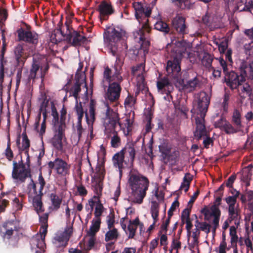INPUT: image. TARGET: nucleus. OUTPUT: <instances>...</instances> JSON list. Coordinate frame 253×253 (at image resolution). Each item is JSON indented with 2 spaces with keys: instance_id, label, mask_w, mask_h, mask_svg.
Wrapping results in <instances>:
<instances>
[{
  "instance_id": "obj_51",
  "label": "nucleus",
  "mask_w": 253,
  "mask_h": 253,
  "mask_svg": "<svg viewBox=\"0 0 253 253\" xmlns=\"http://www.w3.org/2000/svg\"><path fill=\"white\" fill-rule=\"evenodd\" d=\"M136 98L133 95L128 94L127 97L125 99L124 105L126 107H132L136 103Z\"/></svg>"
},
{
  "instance_id": "obj_26",
  "label": "nucleus",
  "mask_w": 253,
  "mask_h": 253,
  "mask_svg": "<svg viewBox=\"0 0 253 253\" xmlns=\"http://www.w3.org/2000/svg\"><path fill=\"white\" fill-rule=\"evenodd\" d=\"M121 151H123L124 156H126L128 159V162L132 166L136 154V151L134 147L129 145L125 146Z\"/></svg>"
},
{
  "instance_id": "obj_21",
  "label": "nucleus",
  "mask_w": 253,
  "mask_h": 253,
  "mask_svg": "<svg viewBox=\"0 0 253 253\" xmlns=\"http://www.w3.org/2000/svg\"><path fill=\"white\" fill-rule=\"evenodd\" d=\"M112 70L108 67H106L104 69L103 72V82H106L108 84H110L113 82H122L123 78L120 74L117 71L112 75Z\"/></svg>"
},
{
  "instance_id": "obj_16",
  "label": "nucleus",
  "mask_w": 253,
  "mask_h": 253,
  "mask_svg": "<svg viewBox=\"0 0 253 253\" xmlns=\"http://www.w3.org/2000/svg\"><path fill=\"white\" fill-rule=\"evenodd\" d=\"M81 77H79L77 74L76 76L75 83L74 85L70 88L69 93L70 96H74L76 99V101H78L79 98V93L81 91V85H84V87H85L86 90L85 93L87 94V87L85 83V75L84 74H82L80 75Z\"/></svg>"
},
{
  "instance_id": "obj_54",
  "label": "nucleus",
  "mask_w": 253,
  "mask_h": 253,
  "mask_svg": "<svg viewBox=\"0 0 253 253\" xmlns=\"http://www.w3.org/2000/svg\"><path fill=\"white\" fill-rule=\"evenodd\" d=\"M228 213L229 217L228 220L229 222H231L237 218L238 214V212L235 210V207H228Z\"/></svg>"
},
{
  "instance_id": "obj_9",
  "label": "nucleus",
  "mask_w": 253,
  "mask_h": 253,
  "mask_svg": "<svg viewBox=\"0 0 253 253\" xmlns=\"http://www.w3.org/2000/svg\"><path fill=\"white\" fill-rule=\"evenodd\" d=\"M71 22L66 21L65 25L63 26L62 20L58 23L57 25V29L54 30L51 35V40L52 42H59L61 39L59 38L57 39V35H61L62 37L65 38L67 42H71L72 41V35L73 34V29L71 25Z\"/></svg>"
},
{
  "instance_id": "obj_47",
  "label": "nucleus",
  "mask_w": 253,
  "mask_h": 253,
  "mask_svg": "<svg viewBox=\"0 0 253 253\" xmlns=\"http://www.w3.org/2000/svg\"><path fill=\"white\" fill-rule=\"evenodd\" d=\"M240 194V192H236V193L234 195L228 196L225 199V201L228 205L229 207H235L237 202V199Z\"/></svg>"
},
{
  "instance_id": "obj_18",
  "label": "nucleus",
  "mask_w": 253,
  "mask_h": 253,
  "mask_svg": "<svg viewBox=\"0 0 253 253\" xmlns=\"http://www.w3.org/2000/svg\"><path fill=\"white\" fill-rule=\"evenodd\" d=\"M172 29L178 34L182 36L188 33V28L185 24V19L180 16H177L173 19Z\"/></svg>"
},
{
  "instance_id": "obj_27",
  "label": "nucleus",
  "mask_w": 253,
  "mask_h": 253,
  "mask_svg": "<svg viewBox=\"0 0 253 253\" xmlns=\"http://www.w3.org/2000/svg\"><path fill=\"white\" fill-rule=\"evenodd\" d=\"M86 40V38L82 36L79 32L73 31V34L72 35V41L68 43H71L74 46H77L85 43Z\"/></svg>"
},
{
  "instance_id": "obj_5",
  "label": "nucleus",
  "mask_w": 253,
  "mask_h": 253,
  "mask_svg": "<svg viewBox=\"0 0 253 253\" xmlns=\"http://www.w3.org/2000/svg\"><path fill=\"white\" fill-rule=\"evenodd\" d=\"M172 50L174 52L172 58L167 61L166 70L169 78L178 82L181 79L180 64L184 51L183 49L177 47Z\"/></svg>"
},
{
  "instance_id": "obj_33",
  "label": "nucleus",
  "mask_w": 253,
  "mask_h": 253,
  "mask_svg": "<svg viewBox=\"0 0 253 253\" xmlns=\"http://www.w3.org/2000/svg\"><path fill=\"white\" fill-rule=\"evenodd\" d=\"M14 58H28L27 53L25 52L23 46L21 44L17 45L14 49Z\"/></svg>"
},
{
  "instance_id": "obj_10",
  "label": "nucleus",
  "mask_w": 253,
  "mask_h": 253,
  "mask_svg": "<svg viewBox=\"0 0 253 253\" xmlns=\"http://www.w3.org/2000/svg\"><path fill=\"white\" fill-rule=\"evenodd\" d=\"M30 168H27L24 164L22 156L18 163L15 161H13V169L11 173L12 177L15 180L23 183L28 177H31Z\"/></svg>"
},
{
  "instance_id": "obj_23",
  "label": "nucleus",
  "mask_w": 253,
  "mask_h": 253,
  "mask_svg": "<svg viewBox=\"0 0 253 253\" xmlns=\"http://www.w3.org/2000/svg\"><path fill=\"white\" fill-rule=\"evenodd\" d=\"M112 161L114 167L119 169V174L120 176H122L123 169L124 168V163H126L125 161V156L123 151H120L116 153L113 157Z\"/></svg>"
},
{
  "instance_id": "obj_17",
  "label": "nucleus",
  "mask_w": 253,
  "mask_h": 253,
  "mask_svg": "<svg viewBox=\"0 0 253 253\" xmlns=\"http://www.w3.org/2000/svg\"><path fill=\"white\" fill-rule=\"evenodd\" d=\"M122 82H113L109 84L106 96L111 102H115L119 100L122 87L120 84Z\"/></svg>"
},
{
  "instance_id": "obj_14",
  "label": "nucleus",
  "mask_w": 253,
  "mask_h": 253,
  "mask_svg": "<svg viewBox=\"0 0 253 253\" xmlns=\"http://www.w3.org/2000/svg\"><path fill=\"white\" fill-rule=\"evenodd\" d=\"M54 135L50 140L52 146L59 151L63 150L62 139L65 136V127L64 124H60L57 127L53 128Z\"/></svg>"
},
{
  "instance_id": "obj_36",
  "label": "nucleus",
  "mask_w": 253,
  "mask_h": 253,
  "mask_svg": "<svg viewBox=\"0 0 253 253\" xmlns=\"http://www.w3.org/2000/svg\"><path fill=\"white\" fill-rule=\"evenodd\" d=\"M119 237V233L116 228H114L113 229H109L105 235V241L108 242L112 240H116Z\"/></svg>"
},
{
  "instance_id": "obj_6",
  "label": "nucleus",
  "mask_w": 253,
  "mask_h": 253,
  "mask_svg": "<svg viewBox=\"0 0 253 253\" xmlns=\"http://www.w3.org/2000/svg\"><path fill=\"white\" fill-rule=\"evenodd\" d=\"M122 39V32L114 28H109L104 33V42L107 43L110 52L114 56H119Z\"/></svg>"
},
{
  "instance_id": "obj_49",
  "label": "nucleus",
  "mask_w": 253,
  "mask_h": 253,
  "mask_svg": "<svg viewBox=\"0 0 253 253\" xmlns=\"http://www.w3.org/2000/svg\"><path fill=\"white\" fill-rule=\"evenodd\" d=\"M252 172L248 168H245L242 171L241 179L243 181H250L252 177Z\"/></svg>"
},
{
  "instance_id": "obj_45",
  "label": "nucleus",
  "mask_w": 253,
  "mask_h": 253,
  "mask_svg": "<svg viewBox=\"0 0 253 253\" xmlns=\"http://www.w3.org/2000/svg\"><path fill=\"white\" fill-rule=\"evenodd\" d=\"M195 226L196 227H197L199 230H201L207 233L210 232L211 225L206 222H200L198 219H196Z\"/></svg>"
},
{
  "instance_id": "obj_12",
  "label": "nucleus",
  "mask_w": 253,
  "mask_h": 253,
  "mask_svg": "<svg viewBox=\"0 0 253 253\" xmlns=\"http://www.w3.org/2000/svg\"><path fill=\"white\" fill-rule=\"evenodd\" d=\"M73 233V227L67 226L64 232L56 234L54 238L53 244L57 248L63 249L68 245V241Z\"/></svg>"
},
{
  "instance_id": "obj_48",
  "label": "nucleus",
  "mask_w": 253,
  "mask_h": 253,
  "mask_svg": "<svg viewBox=\"0 0 253 253\" xmlns=\"http://www.w3.org/2000/svg\"><path fill=\"white\" fill-rule=\"evenodd\" d=\"M104 211V207L101 203L99 200L96 203V205L95 208L94 215L96 219H101L100 216H101Z\"/></svg>"
},
{
  "instance_id": "obj_4",
  "label": "nucleus",
  "mask_w": 253,
  "mask_h": 253,
  "mask_svg": "<svg viewBox=\"0 0 253 253\" xmlns=\"http://www.w3.org/2000/svg\"><path fill=\"white\" fill-rule=\"evenodd\" d=\"M32 182L33 192L28 193L29 201L32 202L35 211L38 215L44 211V208L42 202V197L43 195L42 190L45 185V181L42 173H40L38 177V182L36 184L33 179Z\"/></svg>"
},
{
  "instance_id": "obj_2",
  "label": "nucleus",
  "mask_w": 253,
  "mask_h": 253,
  "mask_svg": "<svg viewBox=\"0 0 253 253\" xmlns=\"http://www.w3.org/2000/svg\"><path fill=\"white\" fill-rule=\"evenodd\" d=\"M133 7L135 10V16L141 27L138 31V35L140 36L139 40L141 42V46L145 48H147L150 45V42L146 40L145 32L149 34L151 31V28L149 24V17H150L152 9L149 6H144L139 2L133 3Z\"/></svg>"
},
{
  "instance_id": "obj_7",
  "label": "nucleus",
  "mask_w": 253,
  "mask_h": 253,
  "mask_svg": "<svg viewBox=\"0 0 253 253\" xmlns=\"http://www.w3.org/2000/svg\"><path fill=\"white\" fill-rule=\"evenodd\" d=\"M18 229L17 222L14 220L6 221L0 227V234L4 240H7L9 248L17 247L18 238L13 235L14 232H17Z\"/></svg>"
},
{
  "instance_id": "obj_55",
  "label": "nucleus",
  "mask_w": 253,
  "mask_h": 253,
  "mask_svg": "<svg viewBox=\"0 0 253 253\" xmlns=\"http://www.w3.org/2000/svg\"><path fill=\"white\" fill-rule=\"evenodd\" d=\"M222 130L224 131L227 134H232L237 132V130L228 122L224 124V126Z\"/></svg>"
},
{
  "instance_id": "obj_59",
  "label": "nucleus",
  "mask_w": 253,
  "mask_h": 253,
  "mask_svg": "<svg viewBox=\"0 0 253 253\" xmlns=\"http://www.w3.org/2000/svg\"><path fill=\"white\" fill-rule=\"evenodd\" d=\"M179 206V203L178 201L177 198L172 203L168 211V216L169 217H172L173 215V211H174Z\"/></svg>"
},
{
  "instance_id": "obj_35",
  "label": "nucleus",
  "mask_w": 253,
  "mask_h": 253,
  "mask_svg": "<svg viewBox=\"0 0 253 253\" xmlns=\"http://www.w3.org/2000/svg\"><path fill=\"white\" fill-rule=\"evenodd\" d=\"M238 8L240 11H250L253 8V0H241L238 4Z\"/></svg>"
},
{
  "instance_id": "obj_57",
  "label": "nucleus",
  "mask_w": 253,
  "mask_h": 253,
  "mask_svg": "<svg viewBox=\"0 0 253 253\" xmlns=\"http://www.w3.org/2000/svg\"><path fill=\"white\" fill-rule=\"evenodd\" d=\"M159 150L165 157H168L170 152V148H169L166 144H163L160 145Z\"/></svg>"
},
{
  "instance_id": "obj_43",
  "label": "nucleus",
  "mask_w": 253,
  "mask_h": 253,
  "mask_svg": "<svg viewBox=\"0 0 253 253\" xmlns=\"http://www.w3.org/2000/svg\"><path fill=\"white\" fill-rule=\"evenodd\" d=\"M51 115L53 117L52 120V125L53 128L57 127L59 124V114L57 111L55 106L52 104L51 106Z\"/></svg>"
},
{
  "instance_id": "obj_25",
  "label": "nucleus",
  "mask_w": 253,
  "mask_h": 253,
  "mask_svg": "<svg viewBox=\"0 0 253 253\" xmlns=\"http://www.w3.org/2000/svg\"><path fill=\"white\" fill-rule=\"evenodd\" d=\"M200 81L197 77H195L183 84L182 89L184 92H190L195 90L197 87H200Z\"/></svg>"
},
{
  "instance_id": "obj_3",
  "label": "nucleus",
  "mask_w": 253,
  "mask_h": 253,
  "mask_svg": "<svg viewBox=\"0 0 253 253\" xmlns=\"http://www.w3.org/2000/svg\"><path fill=\"white\" fill-rule=\"evenodd\" d=\"M210 103V99L205 92H201L198 95L197 100L198 115L195 119L196 129L194 135L198 139L206 135V130L205 125V117Z\"/></svg>"
},
{
  "instance_id": "obj_42",
  "label": "nucleus",
  "mask_w": 253,
  "mask_h": 253,
  "mask_svg": "<svg viewBox=\"0 0 253 253\" xmlns=\"http://www.w3.org/2000/svg\"><path fill=\"white\" fill-rule=\"evenodd\" d=\"M241 115L240 112L237 109H235L232 117V121L238 127H240L241 126Z\"/></svg>"
},
{
  "instance_id": "obj_44",
  "label": "nucleus",
  "mask_w": 253,
  "mask_h": 253,
  "mask_svg": "<svg viewBox=\"0 0 253 253\" xmlns=\"http://www.w3.org/2000/svg\"><path fill=\"white\" fill-rule=\"evenodd\" d=\"M113 136L111 139V146L113 148H118L121 145V138L118 135V132L116 130L112 131L111 132Z\"/></svg>"
},
{
  "instance_id": "obj_62",
  "label": "nucleus",
  "mask_w": 253,
  "mask_h": 253,
  "mask_svg": "<svg viewBox=\"0 0 253 253\" xmlns=\"http://www.w3.org/2000/svg\"><path fill=\"white\" fill-rule=\"evenodd\" d=\"M216 59L219 61L220 65L223 69V72L224 75L231 71L228 69L226 62L223 58L220 57L219 59L216 58Z\"/></svg>"
},
{
  "instance_id": "obj_11",
  "label": "nucleus",
  "mask_w": 253,
  "mask_h": 253,
  "mask_svg": "<svg viewBox=\"0 0 253 253\" xmlns=\"http://www.w3.org/2000/svg\"><path fill=\"white\" fill-rule=\"evenodd\" d=\"M120 120L119 113L108 106L103 122L105 133H111V131L116 130Z\"/></svg>"
},
{
  "instance_id": "obj_41",
  "label": "nucleus",
  "mask_w": 253,
  "mask_h": 253,
  "mask_svg": "<svg viewBox=\"0 0 253 253\" xmlns=\"http://www.w3.org/2000/svg\"><path fill=\"white\" fill-rule=\"evenodd\" d=\"M192 180V177L189 173H186L183 178L180 189H184V191L187 192L189 188L190 182Z\"/></svg>"
},
{
  "instance_id": "obj_30",
  "label": "nucleus",
  "mask_w": 253,
  "mask_h": 253,
  "mask_svg": "<svg viewBox=\"0 0 253 253\" xmlns=\"http://www.w3.org/2000/svg\"><path fill=\"white\" fill-rule=\"evenodd\" d=\"M132 122H130L129 118H126L124 123L120 121L119 122L118 125L119 126L121 130L124 131L126 136L129 135V132L132 130Z\"/></svg>"
},
{
  "instance_id": "obj_8",
  "label": "nucleus",
  "mask_w": 253,
  "mask_h": 253,
  "mask_svg": "<svg viewBox=\"0 0 253 253\" xmlns=\"http://www.w3.org/2000/svg\"><path fill=\"white\" fill-rule=\"evenodd\" d=\"M246 66H241L239 72L231 70L224 75V80L227 86L231 90L237 89L246 81L247 71Z\"/></svg>"
},
{
  "instance_id": "obj_38",
  "label": "nucleus",
  "mask_w": 253,
  "mask_h": 253,
  "mask_svg": "<svg viewBox=\"0 0 253 253\" xmlns=\"http://www.w3.org/2000/svg\"><path fill=\"white\" fill-rule=\"evenodd\" d=\"M159 204L156 201H152L151 207V213L152 217L155 222H157L158 220L159 212Z\"/></svg>"
},
{
  "instance_id": "obj_60",
  "label": "nucleus",
  "mask_w": 253,
  "mask_h": 253,
  "mask_svg": "<svg viewBox=\"0 0 253 253\" xmlns=\"http://www.w3.org/2000/svg\"><path fill=\"white\" fill-rule=\"evenodd\" d=\"M181 222L183 224L184 223L186 224L185 228L187 230V236L190 237L191 234V230L193 227L192 219L190 218L189 219L184 220L183 221H181Z\"/></svg>"
},
{
  "instance_id": "obj_34",
  "label": "nucleus",
  "mask_w": 253,
  "mask_h": 253,
  "mask_svg": "<svg viewBox=\"0 0 253 253\" xmlns=\"http://www.w3.org/2000/svg\"><path fill=\"white\" fill-rule=\"evenodd\" d=\"M154 28L164 33L165 35L168 34L170 30L168 24L162 20L158 21L154 25Z\"/></svg>"
},
{
  "instance_id": "obj_37",
  "label": "nucleus",
  "mask_w": 253,
  "mask_h": 253,
  "mask_svg": "<svg viewBox=\"0 0 253 253\" xmlns=\"http://www.w3.org/2000/svg\"><path fill=\"white\" fill-rule=\"evenodd\" d=\"M22 147L20 149L21 150L24 151L25 154H28V152H29V147L30 146V141L28 139L25 132L22 133Z\"/></svg>"
},
{
  "instance_id": "obj_39",
  "label": "nucleus",
  "mask_w": 253,
  "mask_h": 253,
  "mask_svg": "<svg viewBox=\"0 0 253 253\" xmlns=\"http://www.w3.org/2000/svg\"><path fill=\"white\" fill-rule=\"evenodd\" d=\"M213 60V57L212 55L208 52H204L202 59V63L206 68H211Z\"/></svg>"
},
{
  "instance_id": "obj_50",
  "label": "nucleus",
  "mask_w": 253,
  "mask_h": 253,
  "mask_svg": "<svg viewBox=\"0 0 253 253\" xmlns=\"http://www.w3.org/2000/svg\"><path fill=\"white\" fill-rule=\"evenodd\" d=\"M230 97V93L229 92H225L223 96V100L222 103V107L223 111L225 113H227L228 110L229 101Z\"/></svg>"
},
{
  "instance_id": "obj_53",
  "label": "nucleus",
  "mask_w": 253,
  "mask_h": 253,
  "mask_svg": "<svg viewBox=\"0 0 253 253\" xmlns=\"http://www.w3.org/2000/svg\"><path fill=\"white\" fill-rule=\"evenodd\" d=\"M6 49V44L5 43V41H4L2 44V48L1 50V53L0 55V68L1 67H3V69H4V66L6 64L7 60L4 57V52Z\"/></svg>"
},
{
  "instance_id": "obj_40",
  "label": "nucleus",
  "mask_w": 253,
  "mask_h": 253,
  "mask_svg": "<svg viewBox=\"0 0 253 253\" xmlns=\"http://www.w3.org/2000/svg\"><path fill=\"white\" fill-rule=\"evenodd\" d=\"M50 198L53 209L55 210H58L62 203V198L55 193H51Z\"/></svg>"
},
{
  "instance_id": "obj_31",
  "label": "nucleus",
  "mask_w": 253,
  "mask_h": 253,
  "mask_svg": "<svg viewBox=\"0 0 253 253\" xmlns=\"http://www.w3.org/2000/svg\"><path fill=\"white\" fill-rule=\"evenodd\" d=\"M177 2V5L182 9H191L194 8L195 2L192 0H172Z\"/></svg>"
},
{
  "instance_id": "obj_19",
  "label": "nucleus",
  "mask_w": 253,
  "mask_h": 253,
  "mask_svg": "<svg viewBox=\"0 0 253 253\" xmlns=\"http://www.w3.org/2000/svg\"><path fill=\"white\" fill-rule=\"evenodd\" d=\"M97 10L100 14L101 20H106L108 18V16L113 14L115 10L110 2L106 0L102 1L98 6Z\"/></svg>"
},
{
  "instance_id": "obj_1",
  "label": "nucleus",
  "mask_w": 253,
  "mask_h": 253,
  "mask_svg": "<svg viewBox=\"0 0 253 253\" xmlns=\"http://www.w3.org/2000/svg\"><path fill=\"white\" fill-rule=\"evenodd\" d=\"M128 184L131 190L132 202L142 204L149 186L148 178L137 169H132L128 174Z\"/></svg>"
},
{
  "instance_id": "obj_13",
  "label": "nucleus",
  "mask_w": 253,
  "mask_h": 253,
  "mask_svg": "<svg viewBox=\"0 0 253 253\" xmlns=\"http://www.w3.org/2000/svg\"><path fill=\"white\" fill-rule=\"evenodd\" d=\"M47 165L49 169H54L59 175L66 176L70 173V165L61 158H57L54 161L49 162Z\"/></svg>"
},
{
  "instance_id": "obj_61",
  "label": "nucleus",
  "mask_w": 253,
  "mask_h": 253,
  "mask_svg": "<svg viewBox=\"0 0 253 253\" xmlns=\"http://www.w3.org/2000/svg\"><path fill=\"white\" fill-rule=\"evenodd\" d=\"M27 59L14 58V66L16 68L23 69Z\"/></svg>"
},
{
  "instance_id": "obj_15",
  "label": "nucleus",
  "mask_w": 253,
  "mask_h": 253,
  "mask_svg": "<svg viewBox=\"0 0 253 253\" xmlns=\"http://www.w3.org/2000/svg\"><path fill=\"white\" fill-rule=\"evenodd\" d=\"M19 41H24L30 44L37 45L39 42V35L35 31L25 30L22 28L17 30Z\"/></svg>"
},
{
  "instance_id": "obj_52",
  "label": "nucleus",
  "mask_w": 253,
  "mask_h": 253,
  "mask_svg": "<svg viewBox=\"0 0 253 253\" xmlns=\"http://www.w3.org/2000/svg\"><path fill=\"white\" fill-rule=\"evenodd\" d=\"M44 240L41 238V239L36 240L37 247L39 249L36 251V253H44L46 248Z\"/></svg>"
},
{
  "instance_id": "obj_24",
  "label": "nucleus",
  "mask_w": 253,
  "mask_h": 253,
  "mask_svg": "<svg viewBox=\"0 0 253 253\" xmlns=\"http://www.w3.org/2000/svg\"><path fill=\"white\" fill-rule=\"evenodd\" d=\"M96 104V101L91 99L89 102L88 112H85L86 121L88 125H92L95 120Z\"/></svg>"
},
{
  "instance_id": "obj_56",
  "label": "nucleus",
  "mask_w": 253,
  "mask_h": 253,
  "mask_svg": "<svg viewBox=\"0 0 253 253\" xmlns=\"http://www.w3.org/2000/svg\"><path fill=\"white\" fill-rule=\"evenodd\" d=\"M225 234L224 232H223L222 234V241L221 242L219 247V253H226V248L227 247V244L225 241Z\"/></svg>"
},
{
  "instance_id": "obj_22",
  "label": "nucleus",
  "mask_w": 253,
  "mask_h": 253,
  "mask_svg": "<svg viewBox=\"0 0 253 253\" xmlns=\"http://www.w3.org/2000/svg\"><path fill=\"white\" fill-rule=\"evenodd\" d=\"M157 86L159 90L162 91L163 93H166L168 96H169L172 98L170 94L173 89V86L168 78H164L158 81Z\"/></svg>"
},
{
  "instance_id": "obj_32",
  "label": "nucleus",
  "mask_w": 253,
  "mask_h": 253,
  "mask_svg": "<svg viewBox=\"0 0 253 253\" xmlns=\"http://www.w3.org/2000/svg\"><path fill=\"white\" fill-rule=\"evenodd\" d=\"M41 63H42V65H41L42 66L40 68V78L42 79V80L43 81L45 75L48 71L49 66L48 63L47 58L42 55H41Z\"/></svg>"
},
{
  "instance_id": "obj_64",
  "label": "nucleus",
  "mask_w": 253,
  "mask_h": 253,
  "mask_svg": "<svg viewBox=\"0 0 253 253\" xmlns=\"http://www.w3.org/2000/svg\"><path fill=\"white\" fill-rule=\"evenodd\" d=\"M191 210V206L185 209L181 213V221H183L185 219L190 218V214Z\"/></svg>"
},
{
  "instance_id": "obj_20",
  "label": "nucleus",
  "mask_w": 253,
  "mask_h": 253,
  "mask_svg": "<svg viewBox=\"0 0 253 253\" xmlns=\"http://www.w3.org/2000/svg\"><path fill=\"white\" fill-rule=\"evenodd\" d=\"M41 65H42V63H41V55L34 56L33 58L30 74L28 78L29 81H34L36 79L37 72L40 69Z\"/></svg>"
},
{
  "instance_id": "obj_63",
  "label": "nucleus",
  "mask_w": 253,
  "mask_h": 253,
  "mask_svg": "<svg viewBox=\"0 0 253 253\" xmlns=\"http://www.w3.org/2000/svg\"><path fill=\"white\" fill-rule=\"evenodd\" d=\"M171 217H169L168 216L167 219L165 220V221L162 224L161 226V230L159 231V234H161L162 232H164L165 233H167L168 231V227L170 223V220Z\"/></svg>"
},
{
  "instance_id": "obj_29",
  "label": "nucleus",
  "mask_w": 253,
  "mask_h": 253,
  "mask_svg": "<svg viewBox=\"0 0 253 253\" xmlns=\"http://www.w3.org/2000/svg\"><path fill=\"white\" fill-rule=\"evenodd\" d=\"M101 223V219H93L89 229L87 232V235L89 236H95L100 229Z\"/></svg>"
},
{
  "instance_id": "obj_46",
  "label": "nucleus",
  "mask_w": 253,
  "mask_h": 253,
  "mask_svg": "<svg viewBox=\"0 0 253 253\" xmlns=\"http://www.w3.org/2000/svg\"><path fill=\"white\" fill-rule=\"evenodd\" d=\"M75 110L77 115L78 116V120L82 121L85 112L84 111L81 102L78 103V101H76V104L75 107Z\"/></svg>"
},
{
  "instance_id": "obj_28",
  "label": "nucleus",
  "mask_w": 253,
  "mask_h": 253,
  "mask_svg": "<svg viewBox=\"0 0 253 253\" xmlns=\"http://www.w3.org/2000/svg\"><path fill=\"white\" fill-rule=\"evenodd\" d=\"M139 224V217H137L133 220H129V224L127 226V230L129 232L128 239H132L135 235L136 230Z\"/></svg>"
},
{
  "instance_id": "obj_58",
  "label": "nucleus",
  "mask_w": 253,
  "mask_h": 253,
  "mask_svg": "<svg viewBox=\"0 0 253 253\" xmlns=\"http://www.w3.org/2000/svg\"><path fill=\"white\" fill-rule=\"evenodd\" d=\"M4 155L6 159L9 161H11L13 158V153L11 149L10 142L7 143V147L5 150Z\"/></svg>"
}]
</instances>
